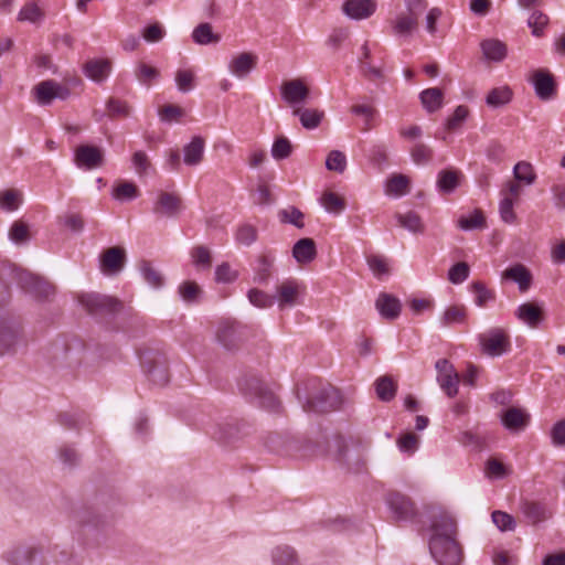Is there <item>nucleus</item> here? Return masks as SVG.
<instances>
[{
	"mask_svg": "<svg viewBox=\"0 0 565 565\" xmlns=\"http://www.w3.org/2000/svg\"><path fill=\"white\" fill-rule=\"evenodd\" d=\"M456 533V522L450 515L440 514L433 521L429 551L438 565H460L462 552Z\"/></svg>",
	"mask_w": 565,
	"mask_h": 565,
	"instance_id": "f257e3e1",
	"label": "nucleus"
},
{
	"mask_svg": "<svg viewBox=\"0 0 565 565\" xmlns=\"http://www.w3.org/2000/svg\"><path fill=\"white\" fill-rule=\"evenodd\" d=\"M406 11L398 13L391 20L393 35L397 38H409L417 29L419 15L427 9L426 0H404Z\"/></svg>",
	"mask_w": 565,
	"mask_h": 565,
	"instance_id": "f03ea898",
	"label": "nucleus"
},
{
	"mask_svg": "<svg viewBox=\"0 0 565 565\" xmlns=\"http://www.w3.org/2000/svg\"><path fill=\"white\" fill-rule=\"evenodd\" d=\"M77 300L92 315L113 313L121 309V302L117 298L96 292L81 294Z\"/></svg>",
	"mask_w": 565,
	"mask_h": 565,
	"instance_id": "7ed1b4c3",
	"label": "nucleus"
},
{
	"mask_svg": "<svg viewBox=\"0 0 565 565\" xmlns=\"http://www.w3.org/2000/svg\"><path fill=\"white\" fill-rule=\"evenodd\" d=\"M479 344L484 354L500 356L510 350V337L501 328H492L478 337Z\"/></svg>",
	"mask_w": 565,
	"mask_h": 565,
	"instance_id": "20e7f679",
	"label": "nucleus"
},
{
	"mask_svg": "<svg viewBox=\"0 0 565 565\" xmlns=\"http://www.w3.org/2000/svg\"><path fill=\"white\" fill-rule=\"evenodd\" d=\"M281 99L292 110L301 107L310 96V89L302 78L284 81L279 87Z\"/></svg>",
	"mask_w": 565,
	"mask_h": 565,
	"instance_id": "39448f33",
	"label": "nucleus"
},
{
	"mask_svg": "<svg viewBox=\"0 0 565 565\" xmlns=\"http://www.w3.org/2000/svg\"><path fill=\"white\" fill-rule=\"evenodd\" d=\"M341 403L342 398L339 390L329 386L309 398L303 408L306 412L326 413L338 409Z\"/></svg>",
	"mask_w": 565,
	"mask_h": 565,
	"instance_id": "423d86ee",
	"label": "nucleus"
},
{
	"mask_svg": "<svg viewBox=\"0 0 565 565\" xmlns=\"http://www.w3.org/2000/svg\"><path fill=\"white\" fill-rule=\"evenodd\" d=\"M216 339L226 350L238 349L247 339V328L236 322H222L217 328Z\"/></svg>",
	"mask_w": 565,
	"mask_h": 565,
	"instance_id": "0eeeda50",
	"label": "nucleus"
},
{
	"mask_svg": "<svg viewBox=\"0 0 565 565\" xmlns=\"http://www.w3.org/2000/svg\"><path fill=\"white\" fill-rule=\"evenodd\" d=\"M38 104L42 106L51 105L54 99L64 100L70 97V88L53 79L40 82L32 89Z\"/></svg>",
	"mask_w": 565,
	"mask_h": 565,
	"instance_id": "6e6552de",
	"label": "nucleus"
},
{
	"mask_svg": "<svg viewBox=\"0 0 565 565\" xmlns=\"http://www.w3.org/2000/svg\"><path fill=\"white\" fill-rule=\"evenodd\" d=\"M437 382L448 397H455L458 393L459 374L447 359H439L435 363Z\"/></svg>",
	"mask_w": 565,
	"mask_h": 565,
	"instance_id": "1a4fd4ad",
	"label": "nucleus"
},
{
	"mask_svg": "<svg viewBox=\"0 0 565 565\" xmlns=\"http://www.w3.org/2000/svg\"><path fill=\"white\" fill-rule=\"evenodd\" d=\"M141 365L153 384L164 385L169 382L167 362L160 354L142 356Z\"/></svg>",
	"mask_w": 565,
	"mask_h": 565,
	"instance_id": "9d476101",
	"label": "nucleus"
},
{
	"mask_svg": "<svg viewBox=\"0 0 565 565\" xmlns=\"http://www.w3.org/2000/svg\"><path fill=\"white\" fill-rule=\"evenodd\" d=\"M74 162L79 169H98L104 164V151L96 146H78L74 152Z\"/></svg>",
	"mask_w": 565,
	"mask_h": 565,
	"instance_id": "9b49d317",
	"label": "nucleus"
},
{
	"mask_svg": "<svg viewBox=\"0 0 565 565\" xmlns=\"http://www.w3.org/2000/svg\"><path fill=\"white\" fill-rule=\"evenodd\" d=\"M305 287L295 279L284 280L276 287L275 299L280 309L294 307L298 303V299Z\"/></svg>",
	"mask_w": 565,
	"mask_h": 565,
	"instance_id": "f8f14e48",
	"label": "nucleus"
},
{
	"mask_svg": "<svg viewBox=\"0 0 565 565\" xmlns=\"http://www.w3.org/2000/svg\"><path fill=\"white\" fill-rule=\"evenodd\" d=\"M392 516L397 521H409L416 515L414 503L406 495L394 492L386 498Z\"/></svg>",
	"mask_w": 565,
	"mask_h": 565,
	"instance_id": "ddd939ff",
	"label": "nucleus"
},
{
	"mask_svg": "<svg viewBox=\"0 0 565 565\" xmlns=\"http://www.w3.org/2000/svg\"><path fill=\"white\" fill-rule=\"evenodd\" d=\"M520 511L527 522L533 525L548 520L553 514L546 503L529 499L521 501Z\"/></svg>",
	"mask_w": 565,
	"mask_h": 565,
	"instance_id": "4468645a",
	"label": "nucleus"
},
{
	"mask_svg": "<svg viewBox=\"0 0 565 565\" xmlns=\"http://www.w3.org/2000/svg\"><path fill=\"white\" fill-rule=\"evenodd\" d=\"M126 260L125 250L121 247H110L100 255V270L113 276L121 271Z\"/></svg>",
	"mask_w": 565,
	"mask_h": 565,
	"instance_id": "2eb2a0df",
	"label": "nucleus"
},
{
	"mask_svg": "<svg viewBox=\"0 0 565 565\" xmlns=\"http://www.w3.org/2000/svg\"><path fill=\"white\" fill-rule=\"evenodd\" d=\"M531 82L540 99L548 100L554 96L556 85L553 75L547 70H535L532 73Z\"/></svg>",
	"mask_w": 565,
	"mask_h": 565,
	"instance_id": "dca6fc26",
	"label": "nucleus"
},
{
	"mask_svg": "<svg viewBox=\"0 0 565 565\" xmlns=\"http://www.w3.org/2000/svg\"><path fill=\"white\" fill-rule=\"evenodd\" d=\"M257 65V55L252 52H242L228 63V71L238 78L246 77Z\"/></svg>",
	"mask_w": 565,
	"mask_h": 565,
	"instance_id": "f3484780",
	"label": "nucleus"
},
{
	"mask_svg": "<svg viewBox=\"0 0 565 565\" xmlns=\"http://www.w3.org/2000/svg\"><path fill=\"white\" fill-rule=\"evenodd\" d=\"M530 415L522 408L510 407L501 415V423L511 433L522 431L529 424Z\"/></svg>",
	"mask_w": 565,
	"mask_h": 565,
	"instance_id": "a211bd4d",
	"label": "nucleus"
},
{
	"mask_svg": "<svg viewBox=\"0 0 565 565\" xmlns=\"http://www.w3.org/2000/svg\"><path fill=\"white\" fill-rule=\"evenodd\" d=\"M375 10V0H347L343 3L344 13L354 20L367 19Z\"/></svg>",
	"mask_w": 565,
	"mask_h": 565,
	"instance_id": "6ab92c4d",
	"label": "nucleus"
},
{
	"mask_svg": "<svg viewBox=\"0 0 565 565\" xmlns=\"http://www.w3.org/2000/svg\"><path fill=\"white\" fill-rule=\"evenodd\" d=\"M182 209L181 199L175 193L161 192L153 207L157 214L166 215L169 217L175 216Z\"/></svg>",
	"mask_w": 565,
	"mask_h": 565,
	"instance_id": "aec40b11",
	"label": "nucleus"
},
{
	"mask_svg": "<svg viewBox=\"0 0 565 565\" xmlns=\"http://www.w3.org/2000/svg\"><path fill=\"white\" fill-rule=\"evenodd\" d=\"M205 140L201 136H194L183 147V162L189 167L199 166L204 159Z\"/></svg>",
	"mask_w": 565,
	"mask_h": 565,
	"instance_id": "412c9836",
	"label": "nucleus"
},
{
	"mask_svg": "<svg viewBox=\"0 0 565 565\" xmlns=\"http://www.w3.org/2000/svg\"><path fill=\"white\" fill-rule=\"evenodd\" d=\"M375 307L380 315L388 320L396 319L402 310L401 301L396 297L384 292L379 295Z\"/></svg>",
	"mask_w": 565,
	"mask_h": 565,
	"instance_id": "4be33fe9",
	"label": "nucleus"
},
{
	"mask_svg": "<svg viewBox=\"0 0 565 565\" xmlns=\"http://www.w3.org/2000/svg\"><path fill=\"white\" fill-rule=\"evenodd\" d=\"M480 49L484 60L500 63L508 54L507 45L498 39H486L480 43Z\"/></svg>",
	"mask_w": 565,
	"mask_h": 565,
	"instance_id": "5701e85b",
	"label": "nucleus"
},
{
	"mask_svg": "<svg viewBox=\"0 0 565 565\" xmlns=\"http://www.w3.org/2000/svg\"><path fill=\"white\" fill-rule=\"evenodd\" d=\"M503 279H509L518 284L520 291H526L532 284L530 270L522 264L513 265L502 273Z\"/></svg>",
	"mask_w": 565,
	"mask_h": 565,
	"instance_id": "b1692460",
	"label": "nucleus"
},
{
	"mask_svg": "<svg viewBox=\"0 0 565 565\" xmlns=\"http://www.w3.org/2000/svg\"><path fill=\"white\" fill-rule=\"evenodd\" d=\"M317 247L312 238H301L292 247V256L299 264H308L316 258Z\"/></svg>",
	"mask_w": 565,
	"mask_h": 565,
	"instance_id": "393cba45",
	"label": "nucleus"
},
{
	"mask_svg": "<svg viewBox=\"0 0 565 565\" xmlns=\"http://www.w3.org/2000/svg\"><path fill=\"white\" fill-rule=\"evenodd\" d=\"M516 317L531 328H536L543 319V310L533 302H525L518 307Z\"/></svg>",
	"mask_w": 565,
	"mask_h": 565,
	"instance_id": "a878e982",
	"label": "nucleus"
},
{
	"mask_svg": "<svg viewBox=\"0 0 565 565\" xmlns=\"http://www.w3.org/2000/svg\"><path fill=\"white\" fill-rule=\"evenodd\" d=\"M462 173L456 169H444L437 177V188L444 194L452 193L460 184Z\"/></svg>",
	"mask_w": 565,
	"mask_h": 565,
	"instance_id": "bb28decb",
	"label": "nucleus"
},
{
	"mask_svg": "<svg viewBox=\"0 0 565 565\" xmlns=\"http://www.w3.org/2000/svg\"><path fill=\"white\" fill-rule=\"evenodd\" d=\"M292 115L297 116L300 120L301 126L305 129L312 130L319 127L321 124L324 111L317 108H295Z\"/></svg>",
	"mask_w": 565,
	"mask_h": 565,
	"instance_id": "cd10ccee",
	"label": "nucleus"
},
{
	"mask_svg": "<svg viewBox=\"0 0 565 565\" xmlns=\"http://www.w3.org/2000/svg\"><path fill=\"white\" fill-rule=\"evenodd\" d=\"M411 181L405 174H393L385 182V194L388 196H404L409 192Z\"/></svg>",
	"mask_w": 565,
	"mask_h": 565,
	"instance_id": "c85d7f7f",
	"label": "nucleus"
},
{
	"mask_svg": "<svg viewBox=\"0 0 565 565\" xmlns=\"http://www.w3.org/2000/svg\"><path fill=\"white\" fill-rule=\"evenodd\" d=\"M513 92L508 85L492 88L487 97L486 103L491 108H499L512 100Z\"/></svg>",
	"mask_w": 565,
	"mask_h": 565,
	"instance_id": "c756f323",
	"label": "nucleus"
},
{
	"mask_svg": "<svg viewBox=\"0 0 565 565\" xmlns=\"http://www.w3.org/2000/svg\"><path fill=\"white\" fill-rule=\"evenodd\" d=\"M111 65L108 60H93L85 64V74L87 77L92 78L95 82L104 81L109 72Z\"/></svg>",
	"mask_w": 565,
	"mask_h": 565,
	"instance_id": "7c9ffc66",
	"label": "nucleus"
},
{
	"mask_svg": "<svg viewBox=\"0 0 565 565\" xmlns=\"http://www.w3.org/2000/svg\"><path fill=\"white\" fill-rule=\"evenodd\" d=\"M193 41L199 45L216 44L221 41V35L213 32L210 23H201L192 32Z\"/></svg>",
	"mask_w": 565,
	"mask_h": 565,
	"instance_id": "2f4dec72",
	"label": "nucleus"
},
{
	"mask_svg": "<svg viewBox=\"0 0 565 565\" xmlns=\"http://www.w3.org/2000/svg\"><path fill=\"white\" fill-rule=\"evenodd\" d=\"M419 97L428 113H435L443 106L444 95L440 88H427L420 93Z\"/></svg>",
	"mask_w": 565,
	"mask_h": 565,
	"instance_id": "473e14b6",
	"label": "nucleus"
},
{
	"mask_svg": "<svg viewBox=\"0 0 565 565\" xmlns=\"http://www.w3.org/2000/svg\"><path fill=\"white\" fill-rule=\"evenodd\" d=\"M396 391L397 384L391 376H381L375 382L376 395L383 402L392 401L396 395Z\"/></svg>",
	"mask_w": 565,
	"mask_h": 565,
	"instance_id": "72a5a7b5",
	"label": "nucleus"
},
{
	"mask_svg": "<svg viewBox=\"0 0 565 565\" xmlns=\"http://www.w3.org/2000/svg\"><path fill=\"white\" fill-rule=\"evenodd\" d=\"M255 395L259 399V405L269 412H278L280 403L275 394L258 382L255 383Z\"/></svg>",
	"mask_w": 565,
	"mask_h": 565,
	"instance_id": "f704fd0d",
	"label": "nucleus"
},
{
	"mask_svg": "<svg viewBox=\"0 0 565 565\" xmlns=\"http://www.w3.org/2000/svg\"><path fill=\"white\" fill-rule=\"evenodd\" d=\"M467 319V309L465 306H450L448 307L443 316L440 317V322L444 327H449L452 324L463 323Z\"/></svg>",
	"mask_w": 565,
	"mask_h": 565,
	"instance_id": "c9c22d12",
	"label": "nucleus"
},
{
	"mask_svg": "<svg viewBox=\"0 0 565 565\" xmlns=\"http://www.w3.org/2000/svg\"><path fill=\"white\" fill-rule=\"evenodd\" d=\"M513 175L516 181L531 185L536 180V174L533 166L526 161L518 162L513 168Z\"/></svg>",
	"mask_w": 565,
	"mask_h": 565,
	"instance_id": "e433bc0d",
	"label": "nucleus"
},
{
	"mask_svg": "<svg viewBox=\"0 0 565 565\" xmlns=\"http://www.w3.org/2000/svg\"><path fill=\"white\" fill-rule=\"evenodd\" d=\"M22 202V193L15 189H9L0 192V209L7 212L18 210Z\"/></svg>",
	"mask_w": 565,
	"mask_h": 565,
	"instance_id": "4c0bfd02",
	"label": "nucleus"
},
{
	"mask_svg": "<svg viewBox=\"0 0 565 565\" xmlns=\"http://www.w3.org/2000/svg\"><path fill=\"white\" fill-rule=\"evenodd\" d=\"M320 203L327 212L339 214L345 209L344 200L334 192L326 191L320 198Z\"/></svg>",
	"mask_w": 565,
	"mask_h": 565,
	"instance_id": "58836bf2",
	"label": "nucleus"
},
{
	"mask_svg": "<svg viewBox=\"0 0 565 565\" xmlns=\"http://www.w3.org/2000/svg\"><path fill=\"white\" fill-rule=\"evenodd\" d=\"M239 433V426L236 423L218 424L213 431V437L222 443L234 440Z\"/></svg>",
	"mask_w": 565,
	"mask_h": 565,
	"instance_id": "ea45409f",
	"label": "nucleus"
},
{
	"mask_svg": "<svg viewBox=\"0 0 565 565\" xmlns=\"http://www.w3.org/2000/svg\"><path fill=\"white\" fill-rule=\"evenodd\" d=\"M484 226L486 220L480 210H476L469 215H462L458 220V227H460L463 231L483 228Z\"/></svg>",
	"mask_w": 565,
	"mask_h": 565,
	"instance_id": "a19ab883",
	"label": "nucleus"
},
{
	"mask_svg": "<svg viewBox=\"0 0 565 565\" xmlns=\"http://www.w3.org/2000/svg\"><path fill=\"white\" fill-rule=\"evenodd\" d=\"M44 17V12L35 2H26L18 14V20L21 22H40Z\"/></svg>",
	"mask_w": 565,
	"mask_h": 565,
	"instance_id": "79ce46f5",
	"label": "nucleus"
},
{
	"mask_svg": "<svg viewBox=\"0 0 565 565\" xmlns=\"http://www.w3.org/2000/svg\"><path fill=\"white\" fill-rule=\"evenodd\" d=\"M397 221L401 226L413 233H423L424 225L418 214L414 212H407L405 214H397Z\"/></svg>",
	"mask_w": 565,
	"mask_h": 565,
	"instance_id": "37998d69",
	"label": "nucleus"
},
{
	"mask_svg": "<svg viewBox=\"0 0 565 565\" xmlns=\"http://www.w3.org/2000/svg\"><path fill=\"white\" fill-rule=\"evenodd\" d=\"M139 195L137 185L132 182H120L113 191V196L119 201H130Z\"/></svg>",
	"mask_w": 565,
	"mask_h": 565,
	"instance_id": "c03bdc74",
	"label": "nucleus"
},
{
	"mask_svg": "<svg viewBox=\"0 0 565 565\" xmlns=\"http://www.w3.org/2000/svg\"><path fill=\"white\" fill-rule=\"evenodd\" d=\"M191 257L195 267L200 269H209L212 264L211 252L206 246H195L191 250Z\"/></svg>",
	"mask_w": 565,
	"mask_h": 565,
	"instance_id": "a18cd8bd",
	"label": "nucleus"
},
{
	"mask_svg": "<svg viewBox=\"0 0 565 565\" xmlns=\"http://www.w3.org/2000/svg\"><path fill=\"white\" fill-rule=\"evenodd\" d=\"M326 168L330 171L343 173L347 169V157L340 150H332L326 159Z\"/></svg>",
	"mask_w": 565,
	"mask_h": 565,
	"instance_id": "49530a36",
	"label": "nucleus"
},
{
	"mask_svg": "<svg viewBox=\"0 0 565 565\" xmlns=\"http://www.w3.org/2000/svg\"><path fill=\"white\" fill-rule=\"evenodd\" d=\"M195 74L192 70H178L175 73V84L180 92L188 93L194 87Z\"/></svg>",
	"mask_w": 565,
	"mask_h": 565,
	"instance_id": "de8ad7c7",
	"label": "nucleus"
},
{
	"mask_svg": "<svg viewBox=\"0 0 565 565\" xmlns=\"http://www.w3.org/2000/svg\"><path fill=\"white\" fill-rule=\"evenodd\" d=\"M469 115V109L465 105H459L456 107L454 114L447 119L446 128L449 131H455L461 127L463 121L467 119Z\"/></svg>",
	"mask_w": 565,
	"mask_h": 565,
	"instance_id": "09e8293b",
	"label": "nucleus"
},
{
	"mask_svg": "<svg viewBox=\"0 0 565 565\" xmlns=\"http://www.w3.org/2000/svg\"><path fill=\"white\" fill-rule=\"evenodd\" d=\"M471 289L476 295L475 303L478 307H484L488 302L494 300V294L480 281H475Z\"/></svg>",
	"mask_w": 565,
	"mask_h": 565,
	"instance_id": "8fccbe9b",
	"label": "nucleus"
},
{
	"mask_svg": "<svg viewBox=\"0 0 565 565\" xmlns=\"http://www.w3.org/2000/svg\"><path fill=\"white\" fill-rule=\"evenodd\" d=\"M279 217L281 222L292 224L298 228H302L305 226L302 221L303 214L300 210L294 206L281 210L279 212Z\"/></svg>",
	"mask_w": 565,
	"mask_h": 565,
	"instance_id": "3c124183",
	"label": "nucleus"
},
{
	"mask_svg": "<svg viewBox=\"0 0 565 565\" xmlns=\"http://www.w3.org/2000/svg\"><path fill=\"white\" fill-rule=\"evenodd\" d=\"M349 38L348 29L339 28L331 31L326 40V45L333 52L338 51Z\"/></svg>",
	"mask_w": 565,
	"mask_h": 565,
	"instance_id": "603ef678",
	"label": "nucleus"
},
{
	"mask_svg": "<svg viewBox=\"0 0 565 565\" xmlns=\"http://www.w3.org/2000/svg\"><path fill=\"white\" fill-rule=\"evenodd\" d=\"M412 159L417 164H424L431 160L433 149L425 143L418 142L411 150Z\"/></svg>",
	"mask_w": 565,
	"mask_h": 565,
	"instance_id": "864d4df0",
	"label": "nucleus"
},
{
	"mask_svg": "<svg viewBox=\"0 0 565 565\" xmlns=\"http://www.w3.org/2000/svg\"><path fill=\"white\" fill-rule=\"evenodd\" d=\"M548 23V17L542 11L535 10L531 13L527 24L532 29V33L535 36H540L543 32V29Z\"/></svg>",
	"mask_w": 565,
	"mask_h": 565,
	"instance_id": "5fc2aeb1",
	"label": "nucleus"
},
{
	"mask_svg": "<svg viewBox=\"0 0 565 565\" xmlns=\"http://www.w3.org/2000/svg\"><path fill=\"white\" fill-rule=\"evenodd\" d=\"M238 277L237 270L233 269L228 263H222L215 268V280L222 284H231Z\"/></svg>",
	"mask_w": 565,
	"mask_h": 565,
	"instance_id": "6e6d98bb",
	"label": "nucleus"
},
{
	"mask_svg": "<svg viewBox=\"0 0 565 565\" xmlns=\"http://www.w3.org/2000/svg\"><path fill=\"white\" fill-rule=\"evenodd\" d=\"M248 300L252 305L258 308H268L274 303V297L269 296L263 290L259 289H250L247 294Z\"/></svg>",
	"mask_w": 565,
	"mask_h": 565,
	"instance_id": "4d7b16f0",
	"label": "nucleus"
},
{
	"mask_svg": "<svg viewBox=\"0 0 565 565\" xmlns=\"http://www.w3.org/2000/svg\"><path fill=\"white\" fill-rule=\"evenodd\" d=\"M140 270L142 273L145 280L150 286H152L154 288L162 286V284H163L162 275L157 269H154L149 263L143 262L140 265Z\"/></svg>",
	"mask_w": 565,
	"mask_h": 565,
	"instance_id": "13d9d810",
	"label": "nucleus"
},
{
	"mask_svg": "<svg viewBox=\"0 0 565 565\" xmlns=\"http://www.w3.org/2000/svg\"><path fill=\"white\" fill-rule=\"evenodd\" d=\"M470 268L467 263L460 262L450 267L448 279L452 284H461L469 277Z\"/></svg>",
	"mask_w": 565,
	"mask_h": 565,
	"instance_id": "bf43d9fd",
	"label": "nucleus"
},
{
	"mask_svg": "<svg viewBox=\"0 0 565 565\" xmlns=\"http://www.w3.org/2000/svg\"><path fill=\"white\" fill-rule=\"evenodd\" d=\"M291 153V143L286 137H279L271 147V156L276 160L286 159Z\"/></svg>",
	"mask_w": 565,
	"mask_h": 565,
	"instance_id": "052dcab7",
	"label": "nucleus"
},
{
	"mask_svg": "<svg viewBox=\"0 0 565 565\" xmlns=\"http://www.w3.org/2000/svg\"><path fill=\"white\" fill-rule=\"evenodd\" d=\"M184 115V110L175 105H166L159 110V118L163 122L179 121Z\"/></svg>",
	"mask_w": 565,
	"mask_h": 565,
	"instance_id": "680f3d73",
	"label": "nucleus"
},
{
	"mask_svg": "<svg viewBox=\"0 0 565 565\" xmlns=\"http://www.w3.org/2000/svg\"><path fill=\"white\" fill-rule=\"evenodd\" d=\"M9 237L15 244L24 243L29 239V227L25 223L17 221L12 224Z\"/></svg>",
	"mask_w": 565,
	"mask_h": 565,
	"instance_id": "e2e57ef3",
	"label": "nucleus"
},
{
	"mask_svg": "<svg viewBox=\"0 0 565 565\" xmlns=\"http://www.w3.org/2000/svg\"><path fill=\"white\" fill-rule=\"evenodd\" d=\"M492 521L500 531H513L515 529L514 518L505 512L494 511Z\"/></svg>",
	"mask_w": 565,
	"mask_h": 565,
	"instance_id": "0e129e2a",
	"label": "nucleus"
},
{
	"mask_svg": "<svg viewBox=\"0 0 565 565\" xmlns=\"http://www.w3.org/2000/svg\"><path fill=\"white\" fill-rule=\"evenodd\" d=\"M514 201L512 198L504 196L499 204V212L502 221L512 224L515 221V213L513 210Z\"/></svg>",
	"mask_w": 565,
	"mask_h": 565,
	"instance_id": "69168bd1",
	"label": "nucleus"
},
{
	"mask_svg": "<svg viewBox=\"0 0 565 565\" xmlns=\"http://www.w3.org/2000/svg\"><path fill=\"white\" fill-rule=\"evenodd\" d=\"M294 558V550L289 546H278L273 552V561L276 565H289Z\"/></svg>",
	"mask_w": 565,
	"mask_h": 565,
	"instance_id": "338daca9",
	"label": "nucleus"
},
{
	"mask_svg": "<svg viewBox=\"0 0 565 565\" xmlns=\"http://www.w3.org/2000/svg\"><path fill=\"white\" fill-rule=\"evenodd\" d=\"M166 31L160 23H153L146 26L142 31V38L148 43H157L163 39Z\"/></svg>",
	"mask_w": 565,
	"mask_h": 565,
	"instance_id": "774afa93",
	"label": "nucleus"
}]
</instances>
